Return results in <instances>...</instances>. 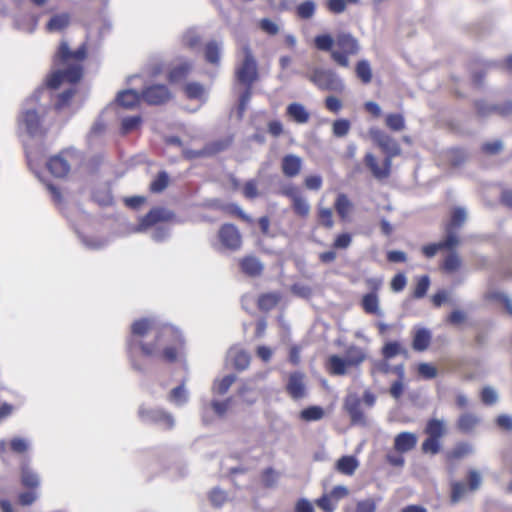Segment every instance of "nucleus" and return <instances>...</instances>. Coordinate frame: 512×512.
<instances>
[{"label": "nucleus", "instance_id": "nucleus-51", "mask_svg": "<svg viewBox=\"0 0 512 512\" xmlns=\"http://www.w3.org/2000/svg\"><path fill=\"white\" fill-rule=\"evenodd\" d=\"M292 203V209L296 215L301 218H306L310 213V205L304 197L296 198Z\"/></svg>", "mask_w": 512, "mask_h": 512}, {"label": "nucleus", "instance_id": "nucleus-40", "mask_svg": "<svg viewBox=\"0 0 512 512\" xmlns=\"http://www.w3.org/2000/svg\"><path fill=\"white\" fill-rule=\"evenodd\" d=\"M296 15L302 20L311 19L316 12V4L312 0H305L296 7Z\"/></svg>", "mask_w": 512, "mask_h": 512}, {"label": "nucleus", "instance_id": "nucleus-13", "mask_svg": "<svg viewBox=\"0 0 512 512\" xmlns=\"http://www.w3.org/2000/svg\"><path fill=\"white\" fill-rule=\"evenodd\" d=\"M349 495V489L342 485H337L328 494H323L315 503L324 512H333L336 504Z\"/></svg>", "mask_w": 512, "mask_h": 512}, {"label": "nucleus", "instance_id": "nucleus-59", "mask_svg": "<svg viewBox=\"0 0 512 512\" xmlns=\"http://www.w3.org/2000/svg\"><path fill=\"white\" fill-rule=\"evenodd\" d=\"M38 498V493L35 490H29L19 493L17 500L21 506H30Z\"/></svg>", "mask_w": 512, "mask_h": 512}, {"label": "nucleus", "instance_id": "nucleus-52", "mask_svg": "<svg viewBox=\"0 0 512 512\" xmlns=\"http://www.w3.org/2000/svg\"><path fill=\"white\" fill-rule=\"evenodd\" d=\"M417 373L419 377L425 380L434 379L438 374L437 368L430 363H419Z\"/></svg>", "mask_w": 512, "mask_h": 512}, {"label": "nucleus", "instance_id": "nucleus-11", "mask_svg": "<svg viewBox=\"0 0 512 512\" xmlns=\"http://www.w3.org/2000/svg\"><path fill=\"white\" fill-rule=\"evenodd\" d=\"M141 97L150 106H160L171 100L172 93L164 84H153L141 91Z\"/></svg>", "mask_w": 512, "mask_h": 512}, {"label": "nucleus", "instance_id": "nucleus-9", "mask_svg": "<svg viewBox=\"0 0 512 512\" xmlns=\"http://www.w3.org/2000/svg\"><path fill=\"white\" fill-rule=\"evenodd\" d=\"M138 416L143 422L158 425L165 430L174 427L173 416L161 408H148L142 405L138 410Z\"/></svg>", "mask_w": 512, "mask_h": 512}, {"label": "nucleus", "instance_id": "nucleus-29", "mask_svg": "<svg viewBox=\"0 0 512 512\" xmlns=\"http://www.w3.org/2000/svg\"><path fill=\"white\" fill-rule=\"evenodd\" d=\"M20 482L24 488L29 490L37 491L40 486L38 474L33 472L27 466L21 468Z\"/></svg>", "mask_w": 512, "mask_h": 512}, {"label": "nucleus", "instance_id": "nucleus-19", "mask_svg": "<svg viewBox=\"0 0 512 512\" xmlns=\"http://www.w3.org/2000/svg\"><path fill=\"white\" fill-rule=\"evenodd\" d=\"M345 409L351 418L352 423H365V414L361 409V399L356 396L347 397L345 400Z\"/></svg>", "mask_w": 512, "mask_h": 512}, {"label": "nucleus", "instance_id": "nucleus-46", "mask_svg": "<svg viewBox=\"0 0 512 512\" xmlns=\"http://www.w3.org/2000/svg\"><path fill=\"white\" fill-rule=\"evenodd\" d=\"M142 124V117L140 115L130 116L123 118L121 121V133L128 134L140 128Z\"/></svg>", "mask_w": 512, "mask_h": 512}, {"label": "nucleus", "instance_id": "nucleus-28", "mask_svg": "<svg viewBox=\"0 0 512 512\" xmlns=\"http://www.w3.org/2000/svg\"><path fill=\"white\" fill-rule=\"evenodd\" d=\"M280 299L281 296L277 292L263 293L257 299V307L262 312H269L278 305Z\"/></svg>", "mask_w": 512, "mask_h": 512}, {"label": "nucleus", "instance_id": "nucleus-54", "mask_svg": "<svg viewBox=\"0 0 512 512\" xmlns=\"http://www.w3.org/2000/svg\"><path fill=\"white\" fill-rule=\"evenodd\" d=\"M350 122L347 119H337L332 124V132L335 137H344L350 130Z\"/></svg>", "mask_w": 512, "mask_h": 512}, {"label": "nucleus", "instance_id": "nucleus-55", "mask_svg": "<svg viewBox=\"0 0 512 512\" xmlns=\"http://www.w3.org/2000/svg\"><path fill=\"white\" fill-rule=\"evenodd\" d=\"M170 402H173L177 405H181L186 402L187 395L184 388V384H181L175 388H173L168 396Z\"/></svg>", "mask_w": 512, "mask_h": 512}, {"label": "nucleus", "instance_id": "nucleus-14", "mask_svg": "<svg viewBox=\"0 0 512 512\" xmlns=\"http://www.w3.org/2000/svg\"><path fill=\"white\" fill-rule=\"evenodd\" d=\"M69 152L60 151L58 154L49 158L46 163L47 170L57 178L66 177L70 172V163L68 160Z\"/></svg>", "mask_w": 512, "mask_h": 512}, {"label": "nucleus", "instance_id": "nucleus-3", "mask_svg": "<svg viewBox=\"0 0 512 512\" xmlns=\"http://www.w3.org/2000/svg\"><path fill=\"white\" fill-rule=\"evenodd\" d=\"M314 47L323 52H329L334 63L340 67H349V57L360 51L358 40L348 32H339L333 37L330 34H319L314 38Z\"/></svg>", "mask_w": 512, "mask_h": 512}, {"label": "nucleus", "instance_id": "nucleus-34", "mask_svg": "<svg viewBox=\"0 0 512 512\" xmlns=\"http://www.w3.org/2000/svg\"><path fill=\"white\" fill-rule=\"evenodd\" d=\"M70 23V15L68 13L56 14L50 18L46 24L48 32L61 31Z\"/></svg>", "mask_w": 512, "mask_h": 512}, {"label": "nucleus", "instance_id": "nucleus-4", "mask_svg": "<svg viewBox=\"0 0 512 512\" xmlns=\"http://www.w3.org/2000/svg\"><path fill=\"white\" fill-rule=\"evenodd\" d=\"M370 136L374 143L387 154V157L383 166L380 167L375 156L372 153H367L364 157L365 165L375 178L380 180L388 178L391 170V160L401 154V148L393 137L380 129H371Z\"/></svg>", "mask_w": 512, "mask_h": 512}, {"label": "nucleus", "instance_id": "nucleus-35", "mask_svg": "<svg viewBox=\"0 0 512 512\" xmlns=\"http://www.w3.org/2000/svg\"><path fill=\"white\" fill-rule=\"evenodd\" d=\"M479 423V419L472 413H463L457 420V428L463 433L471 432Z\"/></svg>", "mask_w": 512, "mask_h": 512}, {"label": "nucleus", "instance_id": "nucleus-37", "mask_svg": "<svg viewBox=\"0 0 512 512\" xmlns=\"http://www.w3.org/2000/svg\"><path fill=\"white\" fill-rule=\"evenodd\" d=\"M346 361L349 367H357L366 359V354L364 351L357 347L351 346L346 350Z\"/></svg>", "mask_w": 512, "mask_h": 512}, {"label": "nucleus", "instance_id": "nucleus-56", "mask_svg": "<svg viewBox=\"0 0 512 512\" xmlns=\"http://www.w3.org/2000/svg\"><path fill=\"white\" fill-rule=\"evenodd\" d=\"M352 243V235L350 233L344 232L338 234L333 243L332 248L334 250H342L347 249Z\"/></svg>", "mask_w": 512, "mask_h": 512}, {"label": "nucleus", "instance_id": "nucleus-63", "mask_svg": "<svg viewBox=\"0 0 512 512\" xmlns=\"http://www.w3.org/2000/svg\"><path fill=\"white\" fill-rule=\"evenodd\" d=\"M227 499L226 493L221 489L215 488L209 493V500L215 507L222 506Z\"/></svg>", "mask_w": 512, "mask_h": 512}, {"label": "nucleus", "instance_id": "nucleus-25", "mask_svg": "<svg viewBox=\"0 0 512 512\" xmlns=\"http://www.w3.org/2000/svg\"><path fill=\"white\" fill-rule=\"evenodd\" d=\"M349 365L346 359L338 355H331L327 359L326 370L330 375L342 376L347 373Z\"/></svg>", "mask_w": 512, "mask_h": 512}, {"label": "nucleus", "instance_id": "nucleus-20", "mask_svg": "<svg viewBox=\"0 0 512 512\" xmlns=\"http://www.w3.org/2000/svg\"><path fill=\"white\" fill-rule=\"evenodd\" d=\"M239 266L241 271L251 277L259 276L263 271V265L255 256H245L240 259Z\"/></svg>", "mask_w": 512, "mask_h": 512}, {"label": "nucleus", "instance_id": "nucleus-53", "mask_svg": "<svg viewBox=\"0 0 512 512\" xmlns=\"http://www.w3.org/2000/svg\"><path fill=\"white\" fill-rule=\"evenodd\" d=\"M466 160L465 152L460 148H452L448 151V161L452 167L461 166Z\"/></svg>", "mask_w": 512, "mask_h": 512}, {"label": "nucleus", "instance_id": "nucleus-48", "mask_svg": "<svg viewBox=\"0 0 512 512\" xmlns=\"http://www.w3.org/2000/svg\"><path fill=\"white\" fill-rule=\"evenodd\" d=\"M430 278L428 275H422L417 279L415 288L413 290V297L416 299L423 298L429 289Z\"/></svg>", "mask_w": 512, "mask_h": 512}, {"label": "nucleus", "instance_id": "nucleus-41", "mask_svg": "<svg viewBox=\"0 0 512 512\" xmlns=\"http://www.w3.org/2000/svg\"><path fill=\"white\" fill-rule=\"evenodd\" d=\"M355 73L363 84H368L372 80V70L367 60H360L356 63Z\"/></svg>", "mask_w": 512, "mask_h": 512}, {"label": "nucleus", "instance_id": "nucleus-6", "mask_svg": "<svg viewBox=\"0 0 512 512\" xmlns=\"http://www.w3.org/2000/svg\"><path fill=\"white\" fill-rule=\"evenodd\" d=\"M418 442L417 435L413 432H401L394 438L393 451L386 454V461L393 467H403L405 464L404 453L413 450Z\"/></svg>", "mask_w": 512, "mask_h": 512}, {"label": "nucleus", "instance_id": "nucleus-39", "mask_svg": "<svg viewBox=\"0 0 512 512\" xmlns=\"http://www.w3.org/2000/svg\"><path fill=\"white\" fill-rule=\"evenodd\" d=\"M235 380L236 376L233 374H229L224 376L222 379L215 380L212 386V392L216 395L226 394Z\"/></svg>", "mask_w": 512, "mask_h": 512}, {"label": "nucleus", "instance_id": "nucleus-61", "mask_svg": "<svg viewBox=\"0 0 512 512\" xmlns=\"http://www.w3.org/2000/svg\"><path fill=\"white\" fill-rule=\"evenodd\" d=\"M388 361L389 360H385L383 358V360L374 362L373 366L371 368V374L372 375H375V374L387 375V374H389L393 370V367H391V365L389 364Z\"/></svg>", "mask_w": 512, "mask_h": 512}, {"label": "nucleus", "instance_id": "nucleus-64", "mask_svg": "<svg viewBox=\"0 0 512 512\" xmlns=\"http://www.w3.org/2000/svg\"><path fill=\"white\" fill-rule=\"evenodd\" d=\"M375 510L376 503L374 499L368 498L357 502L355 512H375Z\"/></svg>", "mask_w": 512, "mask_h": 512}, {"label": "nucleus", "instance_id": "nucleus-30", "mask_svg": "<svg viewBox=\"0 0 512 512\" xmlns=\"http://www.w3.org/2000/svg\"><path fill=\"white\" fill-rule=\"evenodd\" d=\"M335 467L341 474L351 476L358 467V461L354 456H342L337 460Z\"/></svg>", "mask_w": 512, "mask_h": 512}, {"label": "nucleus", "instance_id": "nucleus-45", "mask_svg": "<svg viewBox=\"0 0 512 512\" xmlns=\"http://www.w3.org/2000/svg\"><path fill=\"white\" fill-rule=\"evenodd\" d=\"M251 357L248 352L244 350H237L232 356V364L237 370H245L250 364Z\"/></svg>", "mask_w": 512, "mask_h": 512}, {"label": "nucleus", "instance_id": "nucleus-22", "mask_svg": "<svg viewBox=\"0 0 512 512\" xmlns=\"http://www.w3.org/2000/svg\"><path fill=\"white\" fill-rule=\"evenodd\" d=\"M21 123L30 135H36L41 129V119L36 110L30 109L22 113Z\"/></svg>", "mask_w": 512, "mask_h": 512}, {"label": "nucleus", "instance_id": "nucleus-2", "mask_svg": "<svg viewBox=\"0 0 512 512\" xmlns=\"http://www.w3.org/2000/svg\"><path fill=\"white\" fill-rule=\"evenodd\" d=\"M88 57V45L82 43L72 51L66 40H61L53 57L52 63L56 70L46 78V85L50 89H57L63 82L78 83L84 74V63Z\"/></svg>", "mask_w": 512, "mask_h": 512}, {"label": "nucleus", "instance_id": "nucleus-10", "mask_svg": "<svg viewBox=\"0 0 512 512\" xmlns=\"http://www.w3.org/2000/svg\"><path fill=\"white\" fill-rule=\"evenodd\" d=\"M217 237L222 247L226 250L237 251L242 246V235L239 229L232 223L221 225Z\"/></svg>", "mask_w": 512, "mask_h": 512}, {"label": "nucleus", "instance_id": "nucleus-26", "mask_svg": "<svg viewBox=\"0 0 512 512\" xmlns=\"http://www.w3.org/2000/svg\"><path fill=\"white\" fill-rule=\"evenodd\" d=\"M467 218L466 210L463 207H454L450 212V219L445 224L444 230H457L463 226Z\"/></svg>", "mask_w": 512, "mask_h": 512}, {"label": "nucleus", "instance_id": "nucleus-23", "mask_svg": "<svg viewBox=\"0 0 512 512\" xmlns=\"http://www.w3.org/2000/svg\"><path fill=\"white\" fill-rule=\"evenodd\" d=\"M334 208L341 221L347 222L350 220L353 204L346 194H338L334 202Z\"/></svg>", "mask_w": 512, "mask_h": 512}, {"label": "nucleus", "instance_id": "nucleus-18", "mask_svg": "<svg viewBox=\"0 0 512 512\" xmlns=\"http://www.w3.org/2000/svg\"><path fill=\"white\" fill-rule=\"evenodd\" d=\"M463 265L461 256L457 251H448L439 264V269L444 274H454L458 272Z\"/></svg>", "mask_w": 512, "mask_h": 512}, {"label": "nucleus", "instance_id": "nucleus-36", "mask_svg": "<svg viewBox=\"0 0 512 512\" xmlns=\"http://www.w3.org/2000/svg\"><path fill=\"white\" fill-rule=\"evenodd\" d=\"M472 451L471 446L465 442L457 443L446 455L448 461H457L468 456Z\"/></svg>", "mask_w": 512, "mask_h": 512}, {"label": "nucleus", "instance_id": "nucleus-58", "mask_svg": "<svg viewBox=\"0 0 512 512\" xmlns=\"http://www.w3.org/2000/svg\"><path fill=\"white\" fill-rule=\"evenodd\" d=\"M278 474L276 471L269 467L263 470L261 474V481L264 487L271 488L275 486L277 482Z\"/></svg>", "mask_w": 512, "mask_h": 512}, {"label": "nucleus", "instance_id": "nucleus-32", "mask_svg": "<svg viewBox=\"0 0 512 512\" xmlns=\"http://www.w3.org/2000/svg\"><path fill=\"white\" fill-rule=\"evenodd\" d=\"M191 69L192 65L189 62H183L177 66H174L169 71L168 80L171 83H178L184 81L188 77Z\"/></svg>", "mask_w": 512, "mask_h": 512}, {"label": "nucleus", "instance_id": "nucleus-43", "mask_svg": "<svg viewBox=\"0 0 512 512\" xmlns=\"http://www.w3.org/2000/svg\"><path fill=\"white\" fill-rule=\"evenodd\" d=\"M324 415V409L316 405L308 406L300 412V418L306 422L318 421L322 419Z\"/></svg>", "mask_w": 512, "mask_h": 512}, {"label": "nucleus", "instance_id": "nucleus-24", "mask_svg": "<svg viewBox=\"0 0 512 512\" xmlns=\"http://www.w3.org/2000/svg\"><path fill=\"white\" fill-rule=\"evenodd\" d=\"M286 115L298 124L307 123L310 119V113L306 110L304 105L293 102L286 108Z\"/></svg>", "mask_w": 512, "mask_h": 512}, {"label": "nucleus", "instance_id": "nucleus-15", "mask_svg": "<svg viewBox=\"0 0 512 512\" xmlns=\"http://www.w3.org/2000/svg\"><path fill=\"white\" fill-rule=\"evenodd\" d=\"M287 394L294 400H299L306 395L305 375L299 371L289 374L285 386Z\"/></svg>", "mask_w": 512, "mask_h": 512}, {"label": "nucleus", "instance_id": "nucleus-50", "mask_svg": "<svg viewBox=\"0 0 512 512\" xmlns=\"http://www.w3.org/2000/svg\"><path fill=\"white\" fill-rule=\"evenodd\" d=\"M184 92L188 99H201L204 96V87L197 82H190L184 86Z\"/></svg>", "mask_w": 512, "mask_h": 512}, {"label": "nucleus", "instance_id": "nucleus-21", "mask_svg": "<svg viewBox=\"0 0 512 512\" xmlns=\"http://www.w3.org/2000/svg\"><path fill=\"white\" fill-rule=\"evenodd\" d=\"M141 99V94L132 89L123 90L119 92L116 97L118 105L125 109H134L138 107Z\"/></svg>", "mask_w": 512, "mask_h": 512}, {"label": "nucleus", "instance_id": "nucleus-8", "mask_svg": "<svg viewBox=\"0 0 512 512\" xmlns=\"http://www.w3.org/2000/svg\"><path fill=\"white\" fill-rule=\"evenodd\" d=\"M447 432L445 422L437 418L427 421L424 433L427 438L422 442L421 450L425 454L436 455L441 450V438Z\"/></svg>", "mask_w": 512, "mask_h": 512}, {"label": "nucleus", "instance_id": "nucleus-1", "mask_svg": "<svg viewBox=\"0 0 512 512\" xmlns=\"http://www.w3.org/2000/svg\"><path fill=\"white\" fill-rule=\"evenodd\" d=\"M183 346L181 332L172 325L155 326L150 318H140L131 324V333L127 339V350L130 354L140 350L145 357L174 363L178 360Z\"/></svg>", "mask_w": 512, "mask_h": 512}, {"label": "nucleus", "instance_id": "nucleus-16", "mask_svg": "<svg viewBox=\"0 0 512 512\" xmlns=\"http://www.w3.org/2000/svg\"><path fill=\"white\" fill-rule=\"evenodd\" d=\"M302 158L295 154H287L281 159V171L287 178L297 177L302 170Z\"/></svg>", "mask_w": 512, "mask_h": 512}, {"label": "nucleus", "instance_id": "nucleus-42", "mask_svg": "<svg viewBox=\"0 0 512 512\" xmlns=\"http://www.w3.org/2000/svg\"><path fill=\"white\" fill-rule=\"evenodd\" d=\"M402 353H406V350L397 341H389L381 349V355L385 360H390Z\"/></svg>", "mask_w": 512, "mask_h": 512}, {"label": "nucleus", "instance_id": "nucleus-44", "mask_svg": "<svg viewBox=\"0 0 512 512\" xmlns=\"http://www.w3.org/2000/svg\"><path fill=\"white\" fill-rule=\"evenodd\" d=\"M169 185V176L167 172L160 171L154 180L150 183L149 190L152 193H161Z\"/></svg>", "mask_w": 512, "mask_h": 512}, {"label": "nucleus", "instance_id": "nucleus-62", "mask_svg": "<svg viewBox=\"0 0 512 512\" xmlns=\"http://www.w3.org/2000/svg\"><path fill=\"white\" fill-rule=\"evenodd\" d=\"M231 403H232L231 398H228L224 401L213 400L211 402V407L218 416L222 417L226 414V412L230 408Z\"/></svg>", "mask_w": 512, "mask_h": 512}, {"label": "nucleus", "instance_id": "nucleus-27", "mask_svg": "<svg viewBox=\"0 0 512 512\" xmlns=\"http://www.w3.org/2000/svg\"><path fill=\"white\" fill-rule=\"evenodd\" d=\"M431 339L432 335L428 329L419 328L414 333L412 340V348L415 351H425L430 346Z\"/></svg>", "mask_w": 512, "mask_h": 512}, {"label": "nucleus", "instance_id": "nucleus-12", "mask_svg": "<svg viewBox=\"0 0 512 512\" xmlns=\"http://www.w3.org/2000/svg\"><path fill=\"white\" fill-rule=\"evenodd\" d=\"M175 214L164 207H153L147 214L140 218L137 230L144 231L159 223L171 222Z\"/></svg>", "mask_w": 512, "mask_h": 512}, {"label": "nucleus", "instance_id": "nucleus-31", "mask_svg": "<svg viewBox=\"0 0 512 512\" xmlns=\"http://www.w3.org/2000/svg\"><path fill=\"white\" fill-rule=\"evenodd\" d=\"M221 56V45L217 41H209L204 47V58L205 60L215 66L220 63Z\"/></svg>", "mask_w": 512, "mask_h": 512}, {"label": "nucleus", "instance_id": "nucleus-7", "mask_svg": "<svg viewBox=\"0 0 512 512\" xmlns=\"http://www.w3.org/2000/svg\"><path fill=\"white\" fill-rule=\"evenodd\" d=\"M242 60L235 69L237 81L244 86H253L258 79L257 61L248 44L241 48Z\"/></svg>", "mask_w": 512, "mask_h": 512}, {"label": "nucleus", "instance_id": "nucleus-33", "mask_svg": "<svg viewBox=\"0 0 512 512\" xmlns=\"http://www.w3.org/2000/svg\"><path fill=\"white\" fill-rule=\"evenodd\" d=\"M361 307L366 314H379V297L376 293H366L361 299Z\"/></svg>", "mask_w": 512, "mask_h": 512}, {"label": "nucleus", "instance_id": "nucleus-38", "mask_svg": "<svg viewBox=\"0 0 512 512\" xmlns=\"http://www.w3.org/2000/svg\"><path fill=\"white\" fill-rule=\"evenodd\" d=\"M385 125L390 131L400 132L405 129V118L401 113H389L385 117Z\"/></svg>", "mask_w": 512, "mask_h": 512}, {"label": "nucleus", "instance_id": "nucleus-17", "mask_svg": "<svg viewBox=\"0 0 512 512\" xmlns=\"http://www.w3.org/2000/svg\"><path fill=\"white\" fill-rule=\"evenodd\" d=\"M476 113L479 117H486L492 113H498L501 115H507L512 112V103H507L504 106L500 105H489L484 100H476L474 102Z\"/></svg>", "mask_w": 512, "mask_h": 512}, {"label": "nucleus", "instance_id": "nucleus-5", "mask_svg": "<svg viewBox=\"0 0 512 512\" xmlns=\"http://www.w3.org/2000/svg\"><path fill=\"white\" fill-rule=\"evenodd\" d=\"M305 77L321 91L342 93L345 89L341 78L329 68H313Z\"/></svg>", "mask_w": 512, "mask_h": 512}, {"label": "nucleus", "instance_id": "nucleus-60", "mask_svg": "<svg viewBox=\"0 0 512 512\" xmlns=\"http://www.w3.org/2000/svg\"><path fill=\"white\" fill-rule=\"evenodd\" d=\"M503 149V144L500 140L491 142H485L481 146V151L485 155H496L499 154Z\"/></svg>", "mask_w": 512, "mask_h": 512}, {"label": "nucleus", "instance_id": "nucleus-49", "mask_svg": "<svg viewBox=\"0 0 512 512\" xmlns=\"http://www.w3.org/2000/svg\"><path fill=\"white\" fill-rule=\"evenodd\" d=\"M445 232H446V236L444 237V239L442 241H440L443 250L456 251L455 249L460 244L459 236L455 233V230H450V231H445Z\"/></svg>", "mask_w": 512, "mask_h": 512}, {"label": "nucleus", "instance_id": "nucleus-57", "mask_svg": "<svg viewBox=\"0 0 512 512\" xmlns=\"http://www.w3.org/2000/svg\"><path fill=\"white\" fill-rule=\"evenodd\" d=\"M242 193L245 198L252 200L259 196L258 184L254 179L248 180L244 183Z\"/></svg>", "mask_w": 512, "mask_h": 512}, {"label": "nucleus", "instance_id": "nucleus-47", "mask_svg": "<svg viewBox=\"0 0 512 512\" xmlns=\"http://www.w3.org/2000/svg\"><path fill=\"white\" fill-rule=\"evenodd\" d=\"M317 218L319 224L326 228L331 229L334 226L333 211L330 208L319 207L317 210Z\"/></svg>", "mask_w": 512, "mask_h": 512}]
</instances>
